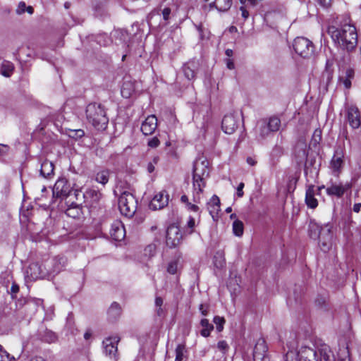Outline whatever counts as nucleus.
I'll list each match as a JSON object with an SVG mask.
<instances>
[{"label":"nucleus","mask_w":361,"mask_h":361,"mask_svg":"<svg viewBox=\"0 0 361 361\" xmlns=\"http://www.w3.org/2000/svg\"><path fill=\"white\" fill-rule=\"evenodd\" d=\"M286 361H335L329 345L322 344L316 350L302 347L298 352L289 349L286 355Z\"/></svg>","instance_id":"obj_1"},{"label":"nucleus","mask_w":361,"mask_h":361,"mask_svg":"<svg viewBox=\"0 0 361 361\" xmlns=\"http://www.w3.org/2000/svg\"><path fill=\"white\" fill-rule=\"evenodd\" d=\"M333 41L347 51L354 50L357 44L356 28L350 24H345L340 28L329 27L327 31Z\"/></svg>","instance_id":"obj_2"},{"label":"nucleus","mask_w":361,"mask_h":361,"mask_svg":"<svg viewBox=\"0 0 361 361\" xmlns=\"http://www.w3.org/2000/svg\"><path fill=\"white\" fill-rule=\"evenodd\" d=\"M209 175L208 161L196 160L193 165V192L192 197L195 202H200L203 188L205 186L204 179Z\"/></svg>","instance_id":"obj_3"},{"label":"nucleus","mask_w":361,"mask_h":361,"mask_svg":"<svg viewBox=\"0 0 361 361\" xmlns=\"http://www.w3.org/2000/svg\"><path fill=\"white\" fill-rule=\"evenodd\" d=\"M87 118L98 131L106 129L109 119L104 106L101 104L91 103L86 108Z\"/></svg>","instance_id":"obj_4"},{"label":"nucleus","mask_w":361,"mask_h":361,"mask_svg":"<svg viewBox=\"0 0 361 361\" xmlns=\"http://www.w3.org/2000/svg\"><path fill=\"white\" fill-rule=\"evenodd\" d=\"M137 201L134 195L127 191L121 193L118 198V208L121 213L127 217H132L137 209Z\"/></svg>","instance_id":"obj_5"},{"label":"nucleus","mask_w":361,"mask_h":361,"mask_svg":"<svg viewBox=\"0 0 361 361\" xmlns=\"http://www.w3.org/2000/svg\"><path fill=\"white\" fill-rule=\"evenodd\" d=\"M293 47L295 51L303 58H310L314 54V47L312 42L305 37H296Z\"/></svg>","instance_id":"obj_6"},{"label":"nucleus","mask_w":361,"mask_h":361,"mask_svg":"<svg viewBox=\"0 0 361 361\" xmlns=\"http://www.w3.org/2000/svg\"><path fill=\"white\" fill-rule=\"evenodd\" d=\"M281 126V120L277 116L270 117L268 120L263 118L257 122V126L261 128V135L277 133Z\"/></svg>","instance_id":"obj_7"},{"label":"nucleus","mask_w":361,"mask_h":361,"mask_svg":"<svg viewBox=\"0 0 361 361\" xmlns=\"http://www.w3.org/2000/svg\"><path fill=\"white\" fill-rule=\"evenodd\" d=\"M344 149L338 147L335 151L334 156L330 161V169L335 176H338L342 171L344 165Z\"/></svg>","instance_id":"obj_8"},{"label":"nucleus","mask_w":361,"mask_h":361,"mask_svg":"<svg viewBox=\"0 0 361 361\" xmlns=\"http://www.w3.org/2000/svg\"><path fill=\"white\" fill-rule=\"evenodd\" d=\"M182 240L180 228L176 225H170L166 230V242L170 247L178 246Z\"/></svg>","instance_id":"obj_9"},{"label":"nucleus","mask_w":361,"mask_h":361,"mask_svg":"<svg viewBox=\"0 0 361 361\" xmlns=\"http://www.w3.org/2000/svg\"><path fill=\"white\" fill-rule=\"evenodd\" d=\"M239 127V121L233 114L225 115L222 122L221 128L224 133L228 135L233 134Z\"/></svg>","instance_id":"obj_10"},{"label":"nucleus","mask_w":361,"mask_h":361,"mask_svg":"<svg viewBox=\"0 0 361 361\" xmlns=\"http://www.w3.org/2000/svg\"><path fill=\"white\" fill-rule=\"evenodd\" d=\"M347 116L350 126L352 129L357 130L355 133H359V128L361 125L360 111L355 106H348L346 109Z\"/></svg>","instance_id":"obj_11"},{"label":"nucleus","mask_w":361,"mask_h":361,"mask_svg":"<svg viewBox=\"0 0 361 361\" xmlns=\"http://www.w3.org/2000/svg\"><path fill=\"white\" fill-rule=\"evenodd\" d=\"M52 192L54 197H67L71 192V186L65 178H60L55 183Z\"/></svg>","instance_id":"obj_12"},{"label":"nucleus","mask_w":361,"mask_h":361,"mask_svg":"<svg viewBox=\"0 0 361 361\" xmlns=\"http://www.w3.org/2000/svg\"><path fill=\"white\" fill-rule=\"evenodd\" d=\"M351 187L352 185L350 183H345V184L341 183L338 184L332 183L326 188V192L329 196H335L338 198H341Z\"/></svg>","instance_id":"obj_13"},{"label":"nucleus","mask_w":361,"mask_h":361,"mask_svg":"<svg viewBox=\"0 0 361 361\" xmlns=\"http://www.w3.org/2000/svg\"><path fill=\"white\" fill-rule=\"evenodd\" d=\"M169 194L166 190L157 193L150 202L149 207L153 210L161 209L169 203Z\"/></svg>","instance_id":"obj_14"},{"label":"nucleus","mask_w":361,"mask_h":361,"mask_svg":"<svg viewBox=\"0 0 361 361\" xmlns=\"http://www.w3.org/2000/svg\"><path fill=\"white\" fill-rule=\"evenodd\" d=\"M111 238L116 241H121L126 236V231L122 222L119 220L114 221L109 230Z\"/></svg>","instance_id":"obj_15"},{"label":"nucleus","mask_w":361,"mask_h":361,"mask_svg":"<svg viewBox=\"0 0 361 361\" xmlns=\"http://www.w3.org/2000/svg\"><path fill=\"white\" fill-rule=\"evenodd\" d=\"M118 341L119 338L118 336L109 337L103 341L104 350L106 355L111 358H116Z\"/></svg>","instance_id":"obj_16"},{"label":"nucleus","mask_w":361,"mask_h":361,"mask_svg":"<svg viewBox=\"0 0 361 361\" xmlns=\"http://www.w3.org/2000/svg\"><path fill=\"white\" fill-rule=\"evenodd\" d=\"M157 128V118L154 115H150L146 118L141 126V131L143 135H152Z\"/></svg>","instance_id":"obj_17"},{"label":"nucleus","mask_w":361,"mask_h":361,"mask_svg":"<svg viewBox=\"0 0 361 361\" xmlns=\"http://www.w3.org/2000/svg\"><path fill=\"white\" fill-rule=\"evenodd\" d=\"M267 346L264 339L259 338L257 340L253 350V360L254 361H259V359H263L267 357Z\"/></svg>","instance_id":"obj_18"},{"label":"nucleus","mask_w":361,"mask_h":361,"mask_svg":"<svg viewBox=\"0 0 361 361\" xmlns=\"http://www.w3.org/2000/svg\"><path fill=\"white\" fill-rule=\"evenodd\" d=\"M355 72L354 70L348 68L341 71L338 80L341 84H343L346 89H349L351 87V80L354 78Z\"/></svg>","instance_id":"obj_19"},{"label":"nucleus","mask_w":361,"mask_h":361,"mask_svg":"<svg viewBox=\"0 0 361 361\" xmlns=\"http://www.w3.org/2000/svg\"><path fill=\"white\" fill-rule=\"evenodd\" d=\"M314 195H315L314 186L312 185H309L306 190L305 202H306L307 207L311 209H315L318 205V201L314 197Z\"/></svg>","instance_id":"obj_20"},{"label":"nucleus","mask_w":361,"mask_h":361,"mask_svg":"<svg viewBox=\"0 0 361 361\" xmlns=\"http://www.w3.org/2000/svg\"><path fill=\"white\" fill-rule=\"evenodd\" d=\"M207 208L213 219L217 216L220 211V200L216 195H213L210 199L207 204Z\"/></svg>","instance_id":"obj_21"},{"label":"nucleus","mask_w":361,"mask_h":361,"mask_svg":"<svg viewBox=\"0 0 361 361\" xmlns=\"http://www.w3.org/2000/svg\"><path fill=\"white\" fill-rule=\"evenodd\" d=\"M30 275L33 279L44 278L46 273L42 271V267L37 263H33L30 265Z\"/></svg>","instance_id":"obj_22"},{"label":"nucleus","mask_w":361,"mask_h":361,"mask_svg":"<svg viewBox=\"0 0 361 361\" xmlns=\"http://www.w3.org/2000/svg\"><path fill=\"white\" fill-rule=\"evenodd\" d=\"M54 173V164L49 160L44 161L41 164L40 173L42 176L47 178Z\"/></svg>","instance_id":"obj_23"},{"label":"nucleus","mask_w":361,"mask_h":361,"mask_svg":"<svg viewBox=\"0 0 361 361\" xmlns=\"http://www.w3.org/2000/svg\"><path fill=\"white\" fill-rule=\"evenodd\" d=\"M14 71V65L8 61H4L0 66V73L4 77L8 78Z\"/></svg>","instance_id":"obj_24"},{"label":"nucleus","mask_w":361,"mask_h":361,"mask_svg":"<svg viewBox=\"0 0 361 361\" xmlns=\"http://www.w3.org/2000/svg\"><path fill=\"white\" fill-rule=\"evenodd\" d=\"M121 309L118 303L113 302L108 310L109 317L112 319H116L121 314Z\"/></svg>","instance_id":"obj_25"},{"label":"nucleus","mask_w":361,"mask_h":361,"mask_svg":"<svg viewBox=\"0 0 361 361\" xmlns=\"http://www.w3.org/2000/svg\"><path fill=\"white\" fill-rule=\"evenodd\" d=\"M200 324L202 327L200 332L201 335L204 337H208L214 329L213 325L210 324L207 319H202L200 322Z\"/></svg>","instance_id":"obj_26"},{"label":"nucleus","mask_w":361,"mask_h":361,"mask_svg":"<svg viewBox=\"0 0 361 361\" xmlns=\"http://www.w3.org/2000/svg\"><path fill=\"white\" fill-rule=\"evenodd\" d=\"M232 5V0H216V8L221 12L227 11Z\"/></svg>","instance_id":"obj_27"},{"label":"nucleus","mask_w":361,"mask_h":361,"mask_svg":"<svg viewBox=\"0 0 361 361\" xmlns=\"http://www.w3.org/2000/svg\"><path fill=\"white\" fill-rule=\"evenodd\" d=\"M194 67V63H188L187 64H185L183 67L184 75L188 80H192L195 76V73L193 69Z\"/></svg>","instance_id":"obj_28"},{"label":"nucleus","mask_w":361,"mask_h":361,"mask_svg":"<svg viewBox=\"0 0 361 361\" xmlns=\"http://www.w3.org/2000/svg\"><path fill=\"white\" fill-rule=\"evenodd\" d=\"M25 11H27L30 14H32L34 12V8L31 6H26V4L24 1H20L18 4V8L16 9V13L18 14H23Z\"/></svg>","instance_id":"obj_29"},{"label":"nucleus","mask_w":361,"mask_h":361,"mask_svg":"<svg viewBox=\"0 0 361 361\" xmlns=\"http://www.w3.org/2000/svg\"><path fill=\"white\" fill-rule=\"evenodd\" d=\"M297 149H299L298 157L300 161L306 159L307 157V145L305 143H298Z\"/></svg>","instance_id":"obj_30"},{"label":"nucleus","mask_w":361,"mask_h":361,"mask_svg":"<svg viewBox=\"0 0 361 361\" xmlns=\"http://www.w3.org/2000/svg\"><path fill=\"white\" fill-rule=\"evenodd\" d=\"M243 224L239 220H235L233 223V231L236 236H241L243 233Z\"/></svg>","instance_id":"obj_31"},{"label":"nucleus","mask_w":361,"mask_h":361,"mask_svg":"<svg viewBox=\"0 0 361 361\" xmlns=\"http://www.w3.org/2000/svg\"><path fill=\"white\" fill-rule=\"evenodd\" d=\"M185 353V346L182 344H178L176 348V358L175 361H182Z\"/></svg>","instance_id":"obj_32"},{"label":"nucleus","mask_w":361,"mask_h":361,"mask_svg":"<svg viewBox=\"0 0 361 361\" xmlns=\"http://www.w3.org/2000/svg\"><path fill=\"white\" fill-rule=\"evenodd\" d=\"M96 180L103 185L106 184L109 180L108 172L103 171L97 173L96 176Z\"/></svg>","instance_id":"obj_33"},{"label":"nucleus","mask_w":361,"mask_h":361,"mask_svg":"<svg viewBox=\"0 0 361 361\" xmlns=\"http://www.w3.org/2000/svg\"><path fill=\"white\" fill-rule=\"evenodd\" d=\"M225 322L226 321L224 317H221L219 316L214 317V323L216 324V330L219 332H221L223 330Z\"/></svg>","instance_id":"obj_34"},{"label":"nucleus","mask_w":361,"mask_h":361,"mask_svg":"<svg viewBox=\"0 0 361 361\" xmlns=\"http://www.w3.org/2000/svg\"><path fill=\"white\" fill-rule=\"evenodd\" d=\"M196 27L199 32L200 37L201 39L209 38V32L206 28L203 27L202 24L196 25Z\"/></svg>","instance_id":"obj_35"},{"label":"nucleus","mask_w":361,"mask_h":361,"mask_svg":"<svg viewBox=\"0 0 361 361\" xmlns=\"http://www.w3.org/2000/svg\"><path fill=\"white\" fill-rule=\"evenodd\" d=\"M178 260H173L170 262L167 267V271L171 274H175L178 270Z\"/></svg>","instance_id":"obj_36"},{"label":"nucleus","mask_w":361,"mask_h":361,"mask_svg":"<svg viewBox=\"0 0 361 361\" xmlns=\"http://www.w3.org/2000/svg\"><path fill=\"white\" fill-rule=\"evenodd\" d=\"M0 361H16L13 357H11L9 354L0 345Z\"/></svg>","instance_id":"obj_37"},{"label":"nucleus","mask_w":361,"mask_h":361,"mask_svg":"<svg viewBox=\"0 0 361 361\" xmlns=\"http://www.w3.org/2000/svg\"><path fill=\"white\" fill-rule=\"evenodd\" d=\"M193 202H195L194 204L188 202L186 204H185V207L188 211L197 212L199 210V207L197 205L198 202H195L194 200Z\"/></svg>","instance_id":"obj_38"},{"label":"nucleus","mask_w":361,"mask_h":361,"mask_svg":"<svg viewBox=\"0 0 361 361\" xmlns=\"http://www.w3.org/2000/svg\"><path fill=\"white\" fill-rule=\"evenodd\" d=\"M66 214L69 216H71V217H76L77 216L79 215V213H80V209L78 208H68L67 210H66Z\"/></svg>","instance_id":"obj_39"},{"label":"nucleus","mask_w":361,"mask_h":361,"mask_svg":"<svg viewBox=\"0 0 361 361\" xmlns=\"http://www.w3.org/2000/svg\"><path fill=\"white\" fill-rule=\"evenodd\" d=\"M218 348L225 353L228 349V345L225 341H220L217 343Z\"/></svg>","instance_id":"obj_40"},{"label":"nucleus","mask_w":361,"mask_h":361,"mask_svg":"<svg viewBox=\"0 0 361 361\" xmlns=\"http://www.w3.org/2000/svg\"><path fill=\"white\" fill-rule=\"evenodd\" d=\"M156 246L154 244L149 245L145 249V255H149V257L153 256L155 253Z\"/></svg>","instance_id":"obj_41"},{"label":"nucleus","mask_w":361,"mask_h":361,"mask_svg":"<svg viewBox=\"0 0 361 361\" xmlns=\"http://www.w3.org/2000/svg\"><path fill=\"white\" fill-rule=\"evenodd\" d=\"M199 310L203 316H207L209 312V307L208 305L201 304L199 307Z\"/></svg>","instance_id":"obj_42"},{"label":"nucleus","mask_w":361,"mask_h":361,"mask_svg":"<svg viewBox=\"0 0 361 361\" xmlns=\"http://www.w3.org/2000/svg\"><path fill=\"white\" fill-rule=\"evenodd\" d=\"M9 146L4 144H0V157L6 154L9 151Z\"/></svg>","instance_id":"obj_43"},{"label":"nucleus","mask_w":361,"mask_h":361,"mask_svg":"<svg viewBox=\"0 0 361 361\" xmlns=\"http://www.w3.org/2000/svg\"><path fill=\"white\" fill-rule=\"evenodd\" d=\"M159 144L157 137H154L148 142V145L151 147H157Z\"/></svg>","instance_id":"obj_44"},{"label":"nucleus","mask_w":361,"mask_h":361,"mask_svg":"<svg viewBox=\"0 0 361 361\" xmlns=\"http://www.w3.org/2000/svg\"><path fill=\"white\" fill-rule=\"evenodd\" d=\"M171 12V11L170 8L166 7V8H164V10L162 11V15H163V18L165 20H169Z\"/></svg>","instance_id":"obj_45"},{"label":"nucleus","mask_w":361,"mask_h":361,"mask_svg":"<svg viewBox=\"0 0 361 361\" xmlns=\"http://www.w3.org/2000/svg\"><path fill=\"white\" fill-rule=\"evenodd\" d=\"M126 85H128V84L123 83L122 89H121V94H122L123 97L128 98L130 95V92L128 90V91L126 90Z\"/></svg>","instance_id":"obj_46"},{"label":"nucleus","mask_w":361,"mask_h":361,"mask_svg":"<svg viewBox=\"0 0 361 361\" xmlns=\"http://www.w3.org/2000/svg\"><path fill=\"white\" fill-rule=\"evenodd\" d=\"M244 183H240L238 188H237V195L239 197H241L243 196V189L244 188Z\"/></svg>","instance_id":"obj_47"},{"label":"nucleus","mask_w":361,"mask_h":361,"mask_svg":"<svg viewBox=\"0 0 361 361\" xmlns=\"http://www.w3.org/2000/svg\"><path fill=\"white\" fill-rule=\"evenodd\" d=\"M319 3L324 8H328L331 6V0H319Z\"/></svg>","instance_id":"obj_48"},{"label":"nucleus","mask_w":361,"mask_h":361,"mask_svg":"<svg viewBox=\"0 0 361 361\" xmlns=\"http://www.w3.org/2000/svg\"><path fill=\"white\" fill-rule=\"evenodd\" d=\"M240 11H241V12H242V16H243V18L245 20L247 19V18L249 17V12L246 10V8H245V6H240Z\"/></svg>","instance_id":"obj_49"},{"label":"nucleus","mask_w":361,"mask_h":361,"mask_svg":"<svg viewBox=\"0 0 361 361\" xmlns=\"http://www.w3.org/2000/svg\"><path fill=\"white\" fill-rule=\"evenodd\" d=\"M226 66H227V68H228V69H230V70H233V69H234V68H235V65H234V63H233V60H232V59H227L226 60Z\"/></svg>","instance_id":"obj_50"},{"label":"nucleus","mask_w":361,"mask_h":361,"mask_svg":"<svg viewBox=\"0 0 361 361\" xmlns=\"http://www.w3.org/2000/svg\"><path fill=\"white\" fill-rule=\"evenodd\" d=\"M195 219L193 217L190 216L189 219L187 222L188 227L190 228H193L195 227Z\"/></svg>","instance_id":"obj_51"},{"label":"nucleus","mask_w":361,"mask_h":361,"mask_svg":"<svg viewBox=\"0 0 361 361\" xmlns=\"http://www.w3.org/2000/svg\"><path fill=\"white\" fill-rule=\"evenodd\" d=\"M163 299L161 297H157L155 299V305L156 307H160L163 305Z\"/></svg>","instance_id":"obj_52"},{"label":"nucleus","mask_w":361,"mask_h":361,"mask_svg":"<svg viewBox=\"0 0 361 361\" xmlns=\"http://www.w3.org/2000/svg\"><path fill=\"white\" fill-rule=\"evenodd\" d=\"M246 161L250 166H255L257 164V161L251 157H248L246 159Z\"/></svg>","instance_id":"obj_53"},{"label":"nucleus","mask_w":361,"mask_h":361,"mask_svg":"<svg viewBox=\"0 0 361 361\" xmlns=\"http://www.w3.org/2000/svg\"><path fill=\"white\" fill-rule=\"evenodd\" d=\"M11 291L12 293H17L19 291V287L17 284H13L11 288Z\"/></svg>","instance_id":"obj_54"},{"label":"nucleus","mask_w":361,"mask_h":361,"mask_svg":"<svg viewBox=\"0 0 361 361\" xmlns=\"http://www.w3.org/2000/svg\"><path fill=\"white\" fill-rule=\"evenodd\" d=\"M180 202L186 204L189 202L188 197L186 195H183L180 197Z\"/></svg>","instance_id":"obj_55"},{"label":"nucleus","mask_w":361,"mask_h":361,"mask_svg":"<svg viewBox=\"0 0 361 361\" xmlns=\"http://www.w3.org/2000/svg\"><path fill=\"white\" fill-rule=\"evenodd\" d=\"M361 210V203L355 204L353 206V211L359 212Z\"/></svg>","instance_id":"obj_56"},{"label":"nucleus","mask_w":361,"mask_h":361,"mask_svg":"<svg viewBox=\"0 0 361 361\" xmlns=\"http://www.w3.org/2000/svg\"><path fill=\"white\" fill-rule=\"evenodd\" d=\"M225 54H226V55L227 56L231 57V56H233V50H232V49H227L226 50V51H225Z\"/></svg>","instance_id":"obj_57"},{"label":"nucleus","mask_w":361,"mask_h":361,"mask_svg":"<svg viewBox=\"0 0 361 361\" xmlns=\"http://www.w3.org/2000/svg\"><path fill=\"white\" fill-rule=\"evenodd\" d=\"M157 312L159 316H161L164 314V310L161 307H157Z\"/></svg>","instance_id":"obj_58"},{"label":"nucleus","mask_w":361,"mask_h":361,"mask_svg":"<svg viewBox=\"0 0 361 361\" xmlns=\"http://www.w3.org/2000/svg\"><path fill=\"white\" fill-rule=\"evenodd\" d=\"M92 334L90 331H86L84 334V338L88 340L91 337Z\"/></svg>","instance_id":"obj_59"},{"label":"nucleus","mask_w":361,"mask_h":361,"mask_svg":"<svg viewBox=\"0 0 361 361\" xmlns=\"http://www.w3.org/2000/svg\"><path fill=\"white\" fill-rule=\"evenodd\" d=\"M30 361H45V360L40 357H36L32 358Z\"/></svg>","instance_id":"obj_60"},{"label":"nucleus","mask_w":361,"mask_h":361,"mask_svg":"<svg viewBox=\"0 0 361 361\" xmlns=\"http://www.w3.org/2000/svg\"><path fill=\"white\" fill-rule=\"evenodd\" d=\"M322 130L320 129H316L312 135H321Z\"/></svg>","instance_id":"obj_61"},{"label":"nucleus","mask_w":361,"mask_h":361,"mask_svg":"<svg viewBox=\"0 0 361 361\" xmlns=\"http://www.w3.org/2000/svg\"><path fill=\"white\" fill-rule=\"evenodd\" d=\"M56 339V336L54 334L51 335V339L49 341V342H54Z\"/></svg>","instance_id":"obj_62"},{"label":"nucleus","mask_w":361,"mask_h":361,"mask_svg":"<svg viewBox=\"0 0 361 361\" xmlns=\"http://www.w3.org/2000/svg\"><path fill=\"white\" fill-rule=\"evenodd\" d=\"M78 133H79L80 134L78 135H84L85 133H84V131L82 130H75Z\"/></svg>","instance_id":"obj_63"},{"label":"nucleus","mask_w":361,"mask_h":361,"mask_svg":"<svg viewBox=\"0 0 361 361\" xmlns=\"http://www.w3.org/2000/svg\"><path fill=\"white\" fill-rule=\"evenodd\" d=\"M60 271V269L59 268H54L53 271H51V273L52 274H54V273H58Z\"/></svg>","instance_id":"obj_64"}]
</instances>
